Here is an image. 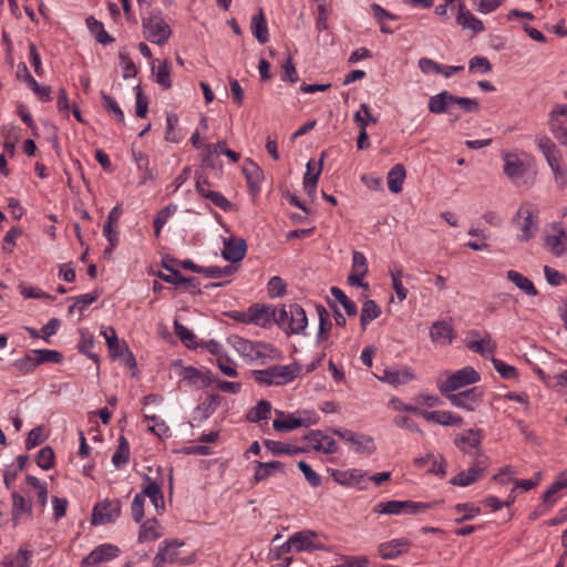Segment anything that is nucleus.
Returning <instances> with one entry per match:
<instances>
[{
  "label": "nucleus",
  "mask_w": 567,
  "mask_h": 567,
  "mask_svg": "<svg viewBox=\"0 0 567 567\" xmlns=\"http://www.w3.org/2000/svg\"><path fill=\"white\" fill-rule=\"evenodd\" d=\"M443 503L440 502H414V501H400L401 514L417 515L429 509L436 508L437 505Z\"/></svg>",
  "instance_id": "obj_38"
},
{
  "label": "nucleus",
  "mask_w": 567,
  "mask_h": 567,
  "mask_svg": "<svg viewBox=\"0 0 567 567\" xmlns=\"http://www.w3.org/2000/svg\"><path fill=\"white\" fill-rule=\"evenodd\" d=\"M228 343L243 357L250 358L251 351H254V341L244 339L239 336H230Z\"/></svg>",
  "instance_id": "obj_52"
},
{
  "label": "nucleus",
  "mask_w": 567,
  "mask_h": 567,
  "mask_svg": "<svg viewBox=\"0 0 567 567\" xmlns=\"http://www.w3.org/2000/svg\"><path fill=\"white\" fill-rule=\"evenodd\" d=\"M415 379V374L410 368L403 370H396L393 368H385L383 374L379 377V380L386 382L391 385L406 384L408 382Z\"/></svg>",
  "instance_id": "obj_21"
},
{
  "label": "nucleus",
  "mask_w": 567,
  "mask_h": 567,
  "mask_svg": "<svg viewBox=\"0 0 567 567\" xmlns=\"http://www.w3.org/2000/svg\"><path fill=\"white\" fill-rule=\"evenodd\" d=\"M11 520L13 527H17L23 519L33 517L32 503L19 492H12Z\"/></svg>",
  "instance_id": "obj_10"
},
{
  "label": "nucleus",
  "mask_w": 567,
  "mask_h": 567,
  "mask_svg": "<svg viewBox=\"0 0 567 567\" xmlns=\"http://www.w3.org/2000/svg\"><path fill=\"white\" fill-rule=\"evenodd\" d=\"M453 337V327L445 320H437L430 328V338L435 343L450 344Z\"/></svg>",
  "instance_id": "obj_20"
},
{
  "label": "nucleus",
  "mask_w": 567,
  "mask_h": 567,
  "mask_svg": "<svg viewBox=\"0 0 567 567\" xmlns=\"http://www.w3.org/2000/svg\"><path fill=\"white\" fill-rule=\"evenodd\" d=\"M480 373L473 367H465L455 371L439 386L442 395L452 393L461 388L478 382Z\"/></svg>",
  "instance_id": "obj_3"
},
{
  "label": "nucleus",
  "mask_w": 567,
  "mask_h": 567,
  "mask_svg": "<svg viewBox=\"0 0 567 567\" xmlns=\"http://www.w3.org/2000/svg\"><path fill=\"white\" fill-rule=\"evenodd\" d=\"M3 151L4 154H8L10 157H13L16 154V144L20 140V128L13 125L3 127Z\"/></svg>",
  "instance_id": "obj_41"
},
{
  "label": "nucleus",
  "mask_w": 567,
  "mask_h": 567,
  "mask_svg": "<svg viewBox=\"0 0 567 567\" xmlns=\"http://www.w3.org/2000/svg\"><path fill=\"white\" fill-rule=\"evenodd\" d=\"M331 475L333 480L340 485L352 486L354 484H360L364 478L365 473L358 468H352L348 471L334 470Z\"/></svg>",
  "instance_id": "obj_31"
},
{
  "label": "nucleus",
  "mask_w": 567,
  "mask_h": 567,
  "mask_svg": "<svg viewBox=\"0 0 567 567\" xmlns=\"http://www.w3.org/2000/svg\"><path fill=\"white\" fill-rule=\"evenodd\" d=\"M300 371V364L293 362L287 365H272L265 370H254L251 374L259 384L285 385L293 381L299 375Z\"/></svg>",
  "instance_id": "obj_1"
},
{
  "label": "nucleus",
  "mask_w": 567,
  "mask_h": 567,
  "mask_svg": "<svg viewBox=\"0 0 567 567\" xmlns=\"http://www.w3.org/2000/svg\"><path fill=\"white\" fill-rule=\"evenodd\" d=\"M458 13L456 16V23L463 29H470L474 33H480L484 30L483 22L477 19L470 10L466 9L464 2H458Z\"/></svg>",
  "instance_id": "obj_23"
},
{
  "label": "nucleus",
  "mask_w": 567,
  "mask_h": 567,
  "mask_svg": "<svg viewBox=\"0 0 567 567\" xmlns=\"http://www.w3.org/2000/svg\"><path fill=\"white\" fill-rule=\"evenodd\" d=\"M248 321L256 326L267 328L275 318V309L269 305L254 303L249 307Z\"/></svg>",
  "instance_id": "obj_17"
},
{
  "label": "nucleus",
  "mask_w": 567,
  "mask_h": 567,
  "mask_svg": "<svg viewBox=\"0 0 567 567\" xmlns=\"http://www.w3.org/2000/svg\"><path fill=\"white\" fill-rule=\"evenodd\" d=\"M223 398L217 393H212L207 399L195 408L194 420L202 423L210 417L221 403Z\"/></svg>",
  "instance_id": "obj_24"
},
{
  "label": "nucleus",
  "mask_w": 567,
  "mask_h": 567,
  "mask_svg": "<svg viewBox=\"0 0 567 567\" xmlns=\"http://www.w3.org/2000/svg\"><path fill=\"white\" fill-rule=\"evenodd\" d=\"M176 212V206L173 205V204H169L167 206H165L164 208H162L161 210L157 212L154 220H153V226H154V236L156 238L159 237L161 235V231H162V228L164 227V225L167 223L168 218Z\"/></svg>",
  "instance_id": "obj_49"
},
{
  "label": "nucleus",
  "mask_w": 567,
  "mask_h": 567,
  "mask_svg": "<svg viewBox=\"0 0 567 567\" xmlns=\"http://www.w3.org/2000/svg\"><path fill=\"white\" fill-rule=\"evenodd\" d=\"M169 262V256H166L162 259V267L169 271L168 275L166 274H163V272H157V277L167 282V284H171V285H175V286H178V285H182V274L179 270H177L176 268H173L172 266L168 265Z\"/></svg>",
  "instance_id": "obj_48"
},
{
  "label": "nucleus",
  "mask_w": 567,
  "mask_h": 567,
  "mask_svg": "<svg viewBox=\"0 0 567 567\" xmlns=\"http://www.w3.org/2000/svg\"><path fill=\"white\" fill-rule=\"evenodd\" d=\"M85 23L91 34L94 35L100 44L106 45L115 41V39L105 31L104 24L93 16H89L85 19Z\"/></svg>",
  "instance_id": "obj_32"
},
{
  "label": "nucleus",
  "mask_w": 567,
  "mask_h": 567,
  "mask_svg": "<svg viewBox=\"0 0 567 567\" xmlns=\"http://www.w3.org/2000/svg\"><path fill=\"white\" fill-rule=\"evenodd\" d=\"M488 466V457L482 453H477L475 462L466 471H461L450 480L454 486L466 487L481 480Z\"/></svg>",
  "instance_id": "obj_4"
},
{
  "label": "nucleus",
  "mask_w": 567,
  "mask_h": 567,
  "mask_svg": "<svg viewBox=\"0 0 567 567\" xmlns=\"http://www.w3.org/2000/svg\"><path fill=\"white\" fill-rule=\"evenodd\" d=\"M101 333L104 336V338L106 340L110 355L113 359H116V357L121 352L122 343H120V341H118L115 329L113 327H109L107 329L103 330Z\"/></svg>",
  "instance_id": "obj_54"
},
{
  "label": "nucleus",
  "mask_w": 567,
  "mask_h": 567,
  "mask_svg": "<svg viewBox=\"0 0 567 567\" xmlns=\"http://www.w3.org/2000/svg\"><path fill=\"white\" fill-rule=\"evenodd\" d=\"M267 291H268V296L271 299L284 297L287 291V285L281 277L274 276L268 281Z\"/></svg>",
  "instance_id": "obj_55"
},
{
  "label": "nucleus",
  "mask_w": 567,
  "mask_h": 567,
  "mask_svg": "<svg viewBox=\"0 0 567 567\" xmlns=\"http://www.w3.org/2000/svg\"><path fill=\"white\" fill-rule=\"evenodd\" d=\"M453 94L447 91H442L429 100V111L433 114L450 113L452 106Z\"/></svg>",
  "instance_id": "obj_29"
},
{
  "label": "nucleus",
  "mask_w": 567,
  "mask_h": 567,
  "mask_svg": "<svg viewBox=\"0 0 567 567\" xmlns=\"http://www.w3.org/2000/svg\"><path fill=\"white\" fill-rule=\"evenodd\" d=\"M536 144L540 153L546 158L550 169L561 166L563 157L557 148V145L547 135L536 137Z\"/></svg>",
  "instance_id": "obj_13"
},
{
  "label": "nucleus",
  "mask_w": 567,
  "mask_h": 567,
  "mask_svg": "<svg viewBox=\"0 0 567 567\" xmlns=\"http://www.w3.org/2000/svg\"><path fill=\"white\" fill-rule=\"evenodd\" d=\"M483 395L484 391L482 388L473 386L462 392L445 394L444 396L456 408L475 411L483 402Z\"/></svg>",
  "instance_id": "obj_6"
},
{
  "label": "nucleus",
  "mask_w": 567,
  "mask_h": 567,
  "mask_svg": "<svg viewBox=\"0 0 567 567\" xmlns=\"http://www.w3.org/2000/svg\"><path fill=\"white\" fill-rule=\"evenodd\" d=\"M174 332L186 348L197 349L199 347V342L196 341L194 332L178 320L174 321Z\"/></svg>",
  "instance_id": "obj_43"
},
{
  "label": "nucleus",
  "mask_w": 567,
  "mask_h": 567,
  "mask_svg": "<svg viewBox=\"0 0 567 567\" xmlns=\"http://www.w3.org/2000/svg\"><path fill=\"white\" fill-rule=\"evenodd\" d=\"M247 252V243L244 238L229 237L224 239L221 257L231 264L240 262Z\"/></svg>",
  "instance_id": "obj_12"
},
{
  "label": "nucleus",
  "mask_w": 567,
  "mask_h": 567,
  "mask_svg": "<svg viewBox=\"0 0 567 567\" xmlns=\"http://www.w3.org/2000/svg\"><path fill=\"white\" fill-rule=\"evenodd\" d=\"M156 82L163 90H169L172 87L171 66L167 60L158 66L156 72Z\"/></svg>",
  "instance_id": "obj_61"
},
{
  "label": "nucleus",
  "mask_w": 567,
  "mask_h": 567,
  "mask_svg": "<svg viewBox=\"0 0 567 567\" xmlns=\"http://www.w3.org/2000/svg\"><path fill=\"white\" fill-rule=\"evenodd\" d=\"M504 159V174L512 181L523 177L526 173L524 162L514 153H505Z\"/></svg>",
  "instance_id": "obj_25"
},
{
  "label": "nucleus",
  "mask_w": 567,
  "mask_h": 567,
  "mask_svg": "<svg viewBox=\"0 0 567 567\" xmlns=\"http://www.w3.org/2000/svg\"><path fill=\"white\" fill-rule=\"evenodd\" d=\"M421 416L429 422L441 424L444 426H460L463 423V419L460 415L453 414L450 411H423Z\"/></svg>",
  "instance_id": "obj_22"
},
{
  "label": "nucleus",
  "mask_w": 567,
  "mask_h": 567,
  "mask_svg": "<svg viewBox=\"0 0 567 567\" xmlns=\"http://www.w3.org/2000/svg\"><path fill=\"white\" fill-rule=\"evenodd\" d=\"M80 341L76 346V349L80 353L84 354L89 359H91L99 369L100 365V357L97 353L92 351V348L94 347V336L86 328H80Z\"/></svg>",
  "instance_id": "obj_26"
},
{
  "label": "nucleus",
  "mask_w": 567,
  "mask_h": 567,
  "mask_svg": "<svg viewBox=\"0 0 567 567\" xmlns=\"http://www.w3.org/2000/svg\"><path fill=\"white\" fill-rule=\"evenodd\" d=\"M143 489L141 493H137V495H142L143 498L146 496L148 498L156 497L157 494L162 493V484L157 482L156 480L151 478L148 475L143 476Z\"/></svg>",
  "instance_id": "obj_57"
},
{
  "label": "nucleus",
  "mask_w": 567,
  "mask_h": 567,
  "mask_svg": "<svg viewBox=\"0 0 567 567\" xmlns=\"http://www.w3.org/2000/svg\"><path fill=\"white\" fill-rule=\"evenodd\" d=\"M178 126V116L174 112L166 114V131L165 140L172 143H178L182 140V135L176 131Z\"/></svg>",
  "instance_id": "obj_50"
},
{
  "label": "nucleus",
  "mask_w": 567,
  "mask_h": 567,
  "mask_svg": "<svg viewBox=\"0 0 567 567\" xmlns=\"http://www.w3.org/2000/svg\"><path fill=\"white\" fill-rule=\"evenodd\" d=\"M557 231L556 235L547 236L545 239V246L556 257L567 255V230L561 226H554Z\"/></svg>",
  "instance_id": "obj_19"
},
{
  "label": "nucleus",
  "mask_w": 567,
  "mask_h": 567,
  "mask_svg": "<svg viewBox=\"0 0 567 567\" xmlns=\"http://www.w3.org/2000/svg\"><path fill=\"white\" fill-rule=\"evenodd\" d=\"M313 169V162L309 161L307 163V171L303 176V189L306 194L310 197H313L316 195V187L319 181V177L321 175L322 169L317 168L315 173H312Z\"/></svg>",
  "instance_id": "obj_42"
},
{
  "label": "nucleus",
  "mask_w": 567,
  "mask_h": 567,
  "mask_svg": "<svg viewBox=\"0 0 567 567\" xmlns=\"http://www.w3.org/2000/svg\"><path fill=\"white\" fill-rule=\"evenodd\" d=\"M121 501L105 498L94 505L92 511V525H106L115 522L121 515Z\"/></svg>",
  "instance_id": "obj_5"
},
{
  "label": "nucleus",
  "mask_w": 567,
  "mask_h": 567,
  "mask_svg": "<svg viewBox=\"0 0 567 567\" xmlns=\"http://www.w3.org/2000/svg\"><path fill=\"white\" fill-rule=\"evenodd\" d=\"M297 466L312 487H318L321 485V476L315 472L308 463L305 461H299Z\"/></svg>",
  "instance_id": "obj_62"
},
{
  "label": "nucleus",
  "mask_w": 567,
  "mask_h": 567,
  "mask_svg": "<svg viewBox=\"0 0 567 567\" xmlns=\"http://www.w3.org/2000/svg\"><path fill=\"white\" fill-rule=\"evenodd\" d=\"M313 422H311L310 419H301L296 417L293 414H288L285 420L275 419L272 422V427L278 432H290L298 427H308Z\"/></svg>",
  "instance_id": "obj_30"
},
{
  "label": "nucleus",
  "mask_w": 567,
  "mask_h": 567,
  "mask_svg": "<svg viewBox=\"0 0 567 567\" xmlns=\"http://www.w3.org/2000/svg\"><path fill=\"white\" fill-rule=\"evenodd\" d=\"M195 178H196V192L204 198L209 199L215 206L219 207L224 212H229L233 209V203L228 200L221 193L210 190V189H203V184H208V177L204 175L202 172L196 171L195 172Z\"/></svg>",
  "instance_id": "obj_8"
},
{
  "label": "nucleus",
  "mask_w": 567,
  "mask_h": 567,
  "mask_svg": "<svg viewBox=\"0 0 567 567\" xmlns=\"http://www.w3.org/2000/svg\"><path fill=\"white\" fill-rule=\"evenodd\" d=\"M316 310H317L318 317H319V328H318V333H317V341L323 342V341L328 340V338H329V333L332 328V322L330 320L329 312L322 305H320V303L317 305Z\"/></svg>",
  "instance_id": "obj_37"
},
{
  "label": "nucleus",
  "mask_w": 567,
  "mask_h": 567,
  "mask_svg": "<svg viewBox=\"0 0 567 567\" xmlns=\"http://www.w3.org/2000/svg\"><path fill=\"white\" fill-rule=\"evenodd\" d=\"M317 534L312 530L298 532L290 536V543H295L297 551L322 549L323 545L313 543Z\"/></svg>",
  "instance_id": "obj_28"
},
{
  "label": "nucleus",
  "mask_w": 567,
  "mask_h": 567,
  "mask_svg": "<svg viewBox=\"0 0 567 567\" xmlns=\"http://www.w3.org/2000/svg\"><path fill=\"white\" fill-rule=\"evenodd\" d=\"M37 465L44 471H49L54 466L55 454L51 446L42 447L35 457Z\"/></svg>",
  "instance_id": "obj_51"
},
{
  "label": "nucleus",
  "mask_w": 567,
  "mask_h": 567,
  "mask_svg": "<svg viewBox=\"0 0 567 567\" xmlns=\"http://www.w3.org/2000/svg\"><path fill=\"white\" fill-rule=\"evenodd\" d=\"M130 461V444L127 440L121 435L118 437V445L116 451L112 456V463L116 468L122 467L124 464Z\"/></svg>",
  "instance_id": "obj_46"
},
{
  "label": "nucleus",
  "mask_w": 567,
  "mask_h": 567,
  "mask_svg": "<svg viewBox=\"0 0 567 567\" xmlns=\"http://www.w3.org/2000/svg\"><path fill=\"white\" fill-rule=\"evenodd\" d=\"M506 276L508 280H511L517 288L522 289L526 295L532 297L538 295V290L534 286L533 281L520 272L516 270H508Z\"/></svg>",
  "instance_id": "obj_40"
},
{
  "label": "nucleus",
  "mask_w": 567,
  "mask_h": 567,
  "mask_svg": "<svg viewBox=\"0 0 567 567\" xmlns=\"http://www.w3.org/2000/svg\"><path fill=\"white\" fill-rule=\"evenodd\" d=\"M250 29L257 41L261 44L268 42L269 32L268 25L262 10L260 9L257 14L251 19Z\"/></svg>",
  "instance_id": "obj_33"
},
{
  "label": "nucleus",
  "mask_w": 567,
  "mask_h": 567,
  "mask_svg": "<svg viewBox=\"0 0 567 567\" xmlns=\"http://www.w3.org/2000/svg\"><path fill=\"white\" fill-rule=\"evenodd\" d=\"M382 313L381 307L372 299H368L363 302L361 315H360V324L362 330L364 331L367 326L374 319L379 318Z\"/></svg>",
  "instance_id": "obj_36"
},
{
  "label": "nucleus",
  "mask_w": 567,
  "mask_h": 567,
  "mask_svg": "<svg viewBox=\"0 0 567 567\" xmlns=\"http://www.w3.org/2000/svg\"><path fill=\"white\" fill-rule=\"evenodd\" d=\"M455 511L458 513L465 512V514L462 517L455 519L456 524H461L463 522L471 520L481 513V508L478 506H475L472 503L456 504Z\"/></svg>",
  "instance_id": "obj_58"
},
{
  "label": "nucleus",
  "mask_w": 567,
  "mask_h": 567,
  "mask_svg": "<svg viewBox=\"0 0 567 567\" xmlns=\"http://www.w3.org/2000/svg\"><path fill=\"white\" fill-rule=\"evenodd\" d=\"M523 218L520 230L522 234L518 236L519 241H528L535 236L537 229L538 216L529 209L519 208L515 215V218Z\"/></svg>",
  "instance_id": "obj_16"
},
{
  "label": "nucleus",
  "mask_w": 567,
  "mask_h": 567,
  "mask_svg": "<svg viewBox=\"0 0 567 567\" xmlns=\"http://www.w3.org/2000/svg\"><path fill=\"white\" fill-rule=\"evenodd\" d=\"M143 34L152 43L163 45L172 34V30L161 13H152L142 19Z\"/></svg>",
  "instance_id": "obj_2"
},
{
  "label": "nucleus",
  "mask_w": 567,
  "mask_h": 567,
  "mask_svg": "<svg viewBox=\"0 0 567 567\" xmlns=\"http://www.w3.org/2000/svg\"><path fill=\"white\" fill-rule=\"evenodd\" d=\"M494 369L503 379L513 380L518 377V371L514 365L505 363L503 360L492 357Z\"/></svg>",
  "instance_id": "obj_56"
},
{
  "label": "nucleus",
  "mask_w": 567,
  "mask_h": 567,
  "mask_svg": "<svg viewBox=\"0 0 567 567\" xmlns=\"http://www.w3.org/2000/svg\"><path fill=\"white\" fill-rule=\"evenodd\" d=\"M481 431L470 430L466 435L461 436L456 440V445L465 451V445L470 447H478L481 444Z\"/></svg>",
  "instance_id": "obj_63"
},
{
  "label": "nucleus",
  "mask_w": 567,
  "mask_h": 567,
  "mask_svg": "<svg viewBox=\"0 0 567 567\" xmlns=\"http://www.w3.org/2000/svg\"><path fill=\"white\" fill-rule=\"evenodd\" d=\"M287 333H303L308 326V318L303 308L298 303L289 305V320Z\"/></svg>",
  "instance_id": "obj_15"
},
{
  "label": "nucleus",
  "mask_w": 567,
  "mask_h": 567,
  "mask_svg": "<svg viewBox=\"0 0 567 567\" xmlns=\"http://www.w3.org/2000/svg\"><path fill=\"white\" fill-rule=\"evenodd\" d=\"M271 413V403L267 400H260L255 406L248 410L246 420L251 423H258L268 420Z\"/></svg>",
  "instance_id": "obj_39"
},
{
  "label": "nucleus",
  "mask_w": 567,
  "mask_h": 567,
  "mask_svg": "<svg viewBox=\"0 0 567 567\" xmlns=\"http://www.w3.org/2000/svg\"><path fill=\"white\" fill-rule=\"evenodd\" d=\"M468 349L472 351L480 353L482 357L487 358L492 355L496 350V343L489 338L487 334L486 338L482 340L471 341L467 343Z\"/></svg>",
  "instance_id": "obj_47"
},
{
  "label": "nucleus",
  "mask_w": 567,
  "mask_h": 567,
  "mask_svg": "<svg viewBox=\"0 0 567 567\" xmlns=\"http://www.w3.org/2000/svg\"><path fill=\"white\" fill-rule=\"evenodd\" d=\"M275 471L285 473V464L280 461L259 462L255 461L254 482L259 483L267 480Z\"/></svg>",
  "instance_id": "obj_27"
},
{
  "label": "nucleus",
  "mask_w": 567,
  "mask_h": 567,
  "mask_svg": "<svg viewBox=\"0 0 567 567\" xmlns=\"http://www.w3.org/2000/svg\"><path fill=\"white\" fill-rule=\"evenodd\" d=\"M408 538H395L390 542L381 543L378 546V554L382 559H395L410 548Z\"/></svg>",
  "instance_id": "obj_14"
},
{
  "label": "nucleus",
  "mask_w": 567,
  "mask_h": 567,
  "mask_svg": "<svg viewBox=\"0 0 567 567\" xmlns=\"http://www.w3.org/2000/svg\"><path fill=\"white\" fill-rule=\"evenodd\" d=\"M331 295L344 309L347 316L354 317L358 313V307L353 300H351L342 289L339 287H331Z\"/></svg>",
  "instance_id": "obj_44"
},
{
  "label": "nucleus",
  "mask_w": 567,
  "mask_h": 567,
  "mask_svg": "<svg viewBox=\"0 0 567 567\" xmlns=\"http://www.w3.org/2000/svg\"><path fill=\"white\" fill-rule=\"evenodd\" d=\"M548 126L557 140L567 133V104H556L548 114Z\"/></svg>",
  "instance_id": "obj_11"
},
{
  "label": "nucleus",
  "mask_w": 567,
  "mask_h": 567,
  "mask_svg": "<svg viewBox=\"0 0 567 567\" xmlns=\"http://www.w3.org/2000/svg\"><path fill=\"white\" fill-rule=\"evenodd\" d=\"M405 167L402 164H395L388 173L386 182L389 190L393 194H398L402 190L403 183L405 179Z\"/></svg>",
  "instance_id": "obj_34"
},
{
  "label": "nucleus",
  "mask_w": 567,
  "mask_h": 567,
  "mask_svg": "<svg viewBox=\"0 0 567 567\" xmlns=\"http://www.w3.org/2000/svg\"><path fill=\"white\" fill-rule=\"evenodd\" d=\"M243 174L246 177L249 192L251 194H258L260 183L264 179V171L250 158H246L243 165Z\"/></svg>",
  "instance_id": "obj_18"
},
{
  "label": "nucleus",
  "mask_w": 567,
  "mask_h": 567,
  "mask_svg": "<svg viewBox=\"0 0 567 567\" xmlns=\"http://www.w3.org/2000/svg\"><path fill=\"white\" fill-rule=\"evenodd\" d=\"M120 548L112 544H102L95 547L89 555L81 560V567L95 566L104 561L116 558Z\"/></svg>",
  "instance_id": "obj_9"
},
{
  "label": "nucleus",
  "mask_w": 567,
  "mask_h": 567,
  "mask_svg": "<svg viewBox=\"0 0 567 567\" xmlns=\"http://www.w3.org/2000/svg\"><path fill=\"white\" fill-rule=\"evenodd\" d=\"M13 367L20 373L28 374V373L32 372L38 367V364H35L34 357L31 355V350H30L23 358L17 359L13 362Z\"/></svg>",
  "instance_id": "obj_64"
},
{
  "label": "nucleus",
  "mask_w": 567,
  "mask_h": 567,
  "mask_svg": "<svg viewBox=\"0 0 567 567\" xmlns=\"http://www.w3.org/2000/svg\"><path fill=\"white\" fill-rule=\"evenodd\" d=\"M31 355L34 357L35 364L40 365L44 362L61 363L63 354L58 350L38 349L31 350Z\"/></svg>",
  "instance_id": "obj_45"
},
{
  "label": "nucleus",
  "mask_w": 567,
  "mask_h": 567,
  "mask_svg": "<svg viewBox=\"0 0 567 567\" xmlns=\"http://www.w3.org/2000/svg\"><path fill=\"white\" fill-rule=\"evenodd\" d=\"M183 546V543H178L176 540L167 543L164 548H161L154 560L156 564H175L178 561V548Z\"/></svg>",
  "instance_id": "obj_35"
},
{
  "label": "nucleus",
  "mask_w": 567,
  "mask_h": 567,
  "mask_svg": "<svg viewBox=\"0 0 567 567\" xmlns=\"http://www.w3.org/2000/svg\"><path fill=\"white\" fill-rule=\"evenodd\" d=\"M390 274H391V278H392V287L398 296V299L400 300V302H402L403 300L406 299V296H408V289L404 288L402 280H401V278L403 276V271L400 268L391 269Z\"/></svg>",
  "instance_id": "obj_60"
},
{
  "label": "nucleus",
  "mask_w": 567,
  "mask_h": 567,
  "mask_svg": "<svg viewBox=\"0 0 567 567\" xmlns=\"http://www.w3.org/2000/svg\"><path fill=\"white\" fill-rule=\"evenodd\" d=\"M101 99L102 106L104 107V110L112 113L118 123H124V112L122 111L117 102L112 96L106 94L104 91H101Z\"/></svg>",
  "instance_id": "obj_53"
},
{
  "label": "nucleus",
  "mask_w": 567,
  "mask_h": 567,
  "mask_svg": "<svg viewBox=\"0 0 567 567\" xmlns=\"http://www.w3.org/2000/svg\"><path fill=\"white\" fill-rule=\"evenodd\" d=\"M118 59L120 65L123 69V79L126 80L128 78L136 76L137 68L133 60L130 58L128 53L125 51H120Z\"/></svg>",
  "instance_id": "obj_59"
},
{
  "label": "nucleus",
  "mask_w": 567,
  "mask_h": 567,
  "mask_svg": "<svg viewBox=\"0 0 567 567\" xmlns=\"http://www.w3.org/2000/svg\"><path fill=\"white\" fill-rule=\"evenodd\" d=\"M332 433L340 440L350 443L360 454H372L375 451L373 439L365 434H358L351 430L332 429Z\"/></svg>",
  "instance_id": "obj_7"
}]
</instances>
